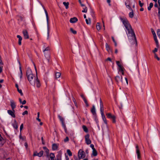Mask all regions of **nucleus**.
<instances>
[{"mask_svg": "<svg viewBox=\"0 0 160 160\" xmlns=\"http://www.w3.org/2000/svg\"><path fill=\"white\" fill-rule=\"evenodd\" d=\"M120 19L124 24L126 29L128 31V34L134 38L136 45H137V41L134 30L132 29L131 25L127 18H126L120 17Z\"/></svg>", "mask_w": 160, "mask_h": 160, "instance_id": "obj_1", "label": "nucleus"}, {"mask_svg": "<svg viewBox=\"0 0 160 160\" xmlns=\"http://www.w3.org/2000/svg\"><path fill=\"white\" fill-rule=\"evenodd\" d=\"M17 20L18 21V24L19 25H21V22H22V26H23V25H26V23L25 22V18L23 16H17Z\"/></svg>", "mask_w": 160, "mask_h": 160, "instance_id": "obj_2", "label": "nucleus"}, {"mask_svg": "<svg viewBox=\"0 0 160 160\" xmlns=\"http://www.w3.org/2000/svg\"><path fill=\"white\" fill-rule=\"evenodd\" d=\"M106 115L107 118H108L111 119L112 120V122L113 123H115L116 122V117L114 115H112L110 113H106Z\"/></svg>", "mask_w": 160, "mask_h": 160, "instance_id": "obj_3", "label": "nucleus"}, {"mask_svg": "<svg viewBox=\"0 0 160 160\" xmlns=\"http://www.w3.org/2000/svg\"><path fill=\"white\" fill-rule=\"evenodd\" d=\"M58 118L59 119L60 121L61 122L62 126L64 128V129H65L67 128L65 123L64 122V118L62 117L60 115H58Z\"/></svg>", "mask_w": 160, "mask_h": 160, "instance_id": "obj_4", "label": "nucleus"}, {"mask_svg": "<svg viewBox=\"0 0 160 160\" xmlns=\"http://www.w3.org/2000/svg\"><path fill=\"white\" fill-rule=\"evenodd\" d=\"M85 157V155L84 151L82 149H80L78 153V157L79 159L84 158Z\"/></svg>", "mask_w": 160, "mask_h": 160, "instance_id": "obj_5", "label": "nucleus"}, {"mask_svg": "<svg viewBox=\"0 0 160 160\" xmlns=\"http://www.w3.org/2000/svg\"><path fill=\"white\" fill-rule=\"evenodd\" d=\"M43 8L44 9V10L45 12V14L46 15V17L47 21V25H48V36L49 35V25H48L49 18V17L48 16V12H47L46 9H45V8H44L43 7Z\"/></svg>", "mask_w": 160, "mask_h": 160, "instance_id": "obj_6", "label": "nucleus"}, {"mask_svg": "<svg viewBox=\"0 0 160 160\" xmlns=\"http://www.w3.org/2000/svg\"><path fill=\"white\" fill-rule=\"evenodd\" d=\"M125 4L127 8H128L130 10H132L131 7L132 2L130 0H126L125 1Z\"/></svg>", "mask_w": 160, "mask_h": 160, "instance_id": "obj_7", "label": "nucleus"}, {"mask_svg": "<svg viewBox=\"0 0 160 160\" xmlns=\"http://www.w3.org/2000/svg\"><path fill=\"white\" fill-rule=\"evenodd\" d=\"M136 153L137 155V158L138 159H141V155L138 146V144L136 145Z\"/></svg>", "mask_w": 160, "mask_h": 160, "instance_id": "obj_8", "label": "nucleus"}, {"mask_svg": "<svg viewBox=\"0 0 160 160\" xmlns=\"http://www.w3.org/2000/svg\"><path fill=\"white\" fill-rule=\"evenodd\" d=\"M50 50V48L49 47H48L46 48H45L44 50H43V52H44V54L45 56L46 57V58H47V59L48 60V62L49 61L50 59V56L49 54L47 55V54H46L45 52V51H49H49Z\"/></svg>", "mask_w": 160, "mask_h": 160, "instance_id": "obj_9", "label": "nucleus"}, {"mask_svg": "<svg viewBox=\"0 0 160 160\" xmlns=\"http://www.w3.org/2000/svg\"><path fill=\"white\" fill-rule=\"evenodd\" d=\"M34 77V74L33 73L26 76L29 82L31 84L33 83L32 80L33 78Z\"/></svg>", "mask_w": 160, "mask_h": 160, "instance_id": "obj_10", "label": "nucleus"}, {"mask_svg": "<svg viewBox=\"0 0 160 160\" xmlns=\"http://www.w3.org/2000/svg\"><path fill=\"white\" fill-rule=\"evenodd\" d=\"M89 137L90 135L88 134H87L85 137V142L88 145L90 144L92 142L89 138Z\"/></svg>", "mask_w": 160, "mask_h": 160, "instance_id": "obj_11", "label": "nucleus"}, {"mask_svg": "<svg viewBox=\"0 0 160 160\" xmlns=\"http://www.w3.org/2000/svg\"><path fill=\"white\" fill-rule=\"evenodd\" d=\"M22 33L23 34L24 38L27 39L29 38V36L28 31L26 29L23 30Z\"/></svg>", "mask_w": 160, "mask_h": 160, "instance_id": "obj_12", "label": "nucleus"}, {"mask_svg": "<svg viewBox=\"0 0 160 160\" xmlns=\"http://www.w3.org/2000/svg\"><path fill=\"white\" fill-rule=\"evenodd\" d=\"M122 76H117L115 77V80L117 84H118L120 81L122 82Z\"/></svg>", "mask_w": 160, "mask_h": 160, "instance_id": "obj_13", "label": "nucleus"}, {"mask_svg": "<svg viewBox=\"0 0 160 160\" xmlns=\"http://www.w3.org/2000/svg\"><path fill=\"white\" fill-rule=\"evenodd\" d=\"M43 151H40L39 153H38L37 151L34 152L33 155V156H38L39 157H41L43 156Z\"/></svg>", "mask_w": 160, "mask_h": 160, "instance_id": "obj_14", "label": "nucleus"}, {"mask_svg": "<svg viewBox=\"0 0 160 160\" xmlns=\"http://www.w3.org/2000/svg\"><path fill=\"white\" fill-rule=\"evenodd\" d=\"M101 112V114L102 119L103 122H104V123H105V124L106 125H107L108 123L107 122V119L106 118L105 116L104 113V111H101V112Z\"/></svg>", "mask_w": 160, "mask_h": 160, "instance_id": "obj_15", "label": "nucleus"}, {"mask_svg": "<svg viewBox=\"0 0 160 160\" xmlns=\"http://www.w3.org/2000/svg\"><path fill=\"white\" fill-rule=\"evenodd\" d=\"M35 83L36 84V87L38 88H39L41 86V84L40 83V81L38 79V76L37 75V78L34 81Z\"/></svg>", "mask_w": 160, "mask_h": 160, "instance_id": "obj_16", "label": "nucleus"}, {"mask_svg": "<svg viewBox=\"0 0 160 160\" xmlns=\"http://www.w3.org/2000/svg\"><path fill=\"white\" fill-rule=\"evenodd\" d=\"M33 74L32 70L29 67H28L26 71V76Z\"/></svg>", "mask_w": 160, "mask_h": 160, "instance_id": "obj_17", "label": "nucleus"}, {"mask_svg": "<svg viewBox=\"0 0 160 160\" xmlns=\"http://www.w3.org/2000/svg\"><path fill=\"white\" fill-rule=\"evenodd\" d=\"M100 112L104 111L102 101L101 98H100Z\"/></svg>", "mask_w": 160, "mask_h": 160, "instance_id": "obj_18", "label": "nucleus"}, {"mask_svg": "<svg viewBox=\"0 0 160 160\" xmlns=\"http://www.w3.org/2000/svg\"><path fill=\"white\" fill-rule=\"evenodd\" d=\"M78 21V18L75 17L71 18L70 20V22L71 23H75Z\"/></svg>", "mask_w": 160, "mask_h": 160, "instance_id": "obj_19", "label": "nucleus"}, {"mask_svg": "<svg viewBox=\"0 0 160 160\" xmlns=\"http://www.w3.org/2000/svg\"><path fill=\"white\" fill-rule=\"evenodd\" d=\"M43 148L45 150V151L46 153L47 157H49V150L46 146L43 147Z\"/></svg>", "mask_w": 160, "mask_h": 160, "instance_id": "obj_20", "label": "nucleus"}, {"mask_svg": "<svg viewBox=\"0 0 160 160\" xmlns=\"http://www.w3.org/2000/svg\"><path fill=\"white\" fill-rule=\"evenodd\" d=\"M91 112L92 113L93 116L97 115L95 107L94 105H92V108L91 110Z\"/></svg>", "mask_w": 160, "mask_h": 160, "instance_id": "obj_21", "label": "nucleus"}, {"mask_svg": "<svg viewBox=\"0 0 160 160\" xmlns=\"http://www.w3.org/2000/svg\"><path fill=\"white\" fill-rule=\"evenodd\" d=\"M15 87L16 88H17V90L18 91V92L20 93V95L21 96H23V93L22 92V90L21 89H19V86L18 84L16 83L15 84Z\"/></svg>", "mask_w": 160, "mask_h": 160, "instance_id": "obj_22", "label": "nucleus"}, {"mask_svg": "<svg viewBox=\"0 0 160 160\" xmlns=\"http://www.w3.org/2000/svg\"><path fill=\"white\" fill-rule=\"evenodd\" d=\"M13 128L16 130H17L18 128V124L16 120H14V122L12 124Z\"/></svg>", "mask_w": 160, "mask_h": 160, "instance_id": "obj_23", "label": "nucleus"}, {"mask_svg": "<svg viewBox=\"0 0 160 160\" xmlns=\"http://www.w3.org/2000/svg\"><path fill=\"white\" fill-rule=\"evenodd\" d=\"M16 103L13 100H11V107L12 109H15L16 107Z\"/></svg>", "mask_w": 160, "mask_h": 160, "instance_id": "obj_24", "label": "nucleus"}, {"mask_svg": "<svg viewBox=\"0 0 160 160\" xmlns=\"http://www.w3.org/2000/svg\"><path fill=\"white\" fill-rule=\"evenodd\" d=\"M124 68L122 66L118 67V72L121 73L122 75L124 74Z\"/></svg>", "mask_w": 160, "mask_h": 160, "instance_id": "obj_25", "label": "nucleus"}, {"mask_svg": "<svg viewBox=\"0 0 160 160\" xmlns=\"http://www.w3.org/2000/svg\"><path fill=\"white\" fill-rule=\"evenodd\" d=\"M17 37L18 38V45H21L22 44V37L19 35H18L17 36Z\"/></svg>", "mask_w": 160, "mask_h": 160, "instance_id": "obj_26", "label": "nucleus"}, {"mask_svg": "<svg viewBox=\"0 0 160 160\" xmlns=\"http://www.w3.org/2000/svg\"><path fill=\"white\" fill-rule=\"evenodd\" d=\"M58 148V145L56 143L52 144V149L53 150H56Z\"/></svg>", "mask_w": 160, "mask_h": 160, "instance_id": "obj_27", "label": "nucleus"}, {"mask_svg": "<svg viewBox=\"0 0 160 160\" xmlns=\"http://www.w3.org/2000/svg\"><path fill=\"white\" fill-rule=\"evenodd\" d=\"M153 38L156 43V47L157 48H158L159 47V45L158 40L157 38V36H155L154 37H153Z\"/></svg>", "mask_w": 160, "mask_h": 160, "instance_id": "obj_28", "label": "nucleus"}, {"mask_svg": "<svg viewBox=\"0 0 160 160\" xmlns=\"http://www.w3.org/2000/svg\"><path fill=\"white\" fill-rule=\"evenodd\" d=\"M15 110L14 109H12V110H11V116L12 117L15 118Z\"/></svg>", "mask_w": 160, "mask_h": 160, "instance_id": "obj_29", "label": "nucleus"}, {"mask_svg": "<svg viewBox=\"0 0 160 160\" xmlns=\"http://www.w3.org/2000/svg\"><path fill=\"white\" fill-rule=\"evenodd\" d=\"M105 47L106 50L108 52H109V51L111 50L110 47L107 43H106L105 44Z\"/></svg>", "mask_w": 160, "mask_h": 160, "instance_id": "obj_30", "label": "nucleus"}, {"mask_svg": "<svg viewBox=\"0 0 160 160\" xmlns=\"http://www.w3.org/2000/svg\"><path fill=\"white\" fill-rule=\"evenodd\" d=\"M82 129L84 131L86 132H88V128L85 125H83L82 126Z\"/></svg>", "mask_w": 160, "mask_h": 160, "instance_id": "obj_31", "label": "nucleus"}, {"mask_svg": "<svg viewBox=\"0 0 160 160\" xmlns=\"http://www.w3.org/2000/svg\"><path fill=\"white\" fill-rule=\"evenodd\" d=\"M93 118H94V120L96 122L97 124L98 125L99 121H98V118L97 116V115H95L93 116Z\"/></svg>", "mask_w": 160, "mask_h": 160, "instance_id": "obj_32", "label": "nucleus"}, {"mask_svg": "<svg viewBox=\"0 0 160 160\" xmlns=\"http://www.w3.org/2000/svg\"><path fill=\"white\" fill-rule=\"evenodd\" d=\"M70 31L73 34L75 35L77 33V31L74 30L72 28H70Z\"/></svg>", "mask_w": 160, "mask_h": 160, "instance_id": "obj_33", "label": "nucleus"}, {"mask_svg": "<svg viewBox=\"0 0 160 160\" xmlns=\"http://www.w3.org/2000/svg\"><path fill=\"white\" fill-rule=\"evenodd\" d=\"M63 4L64 5V6L65 7V8L66 9H67L69 8V3L68 2H63Z\"/></svg>", "mask_w": 160, "mask_h": 160, "instance_id": "obj_34", "label": "nucleus"}, {"mask_svg": "<svg viewBox=\"0 0 160 160\" xmlns=\"http://www.w3.org/2000/svg\"><path fill=\"white\" fill-rule=\"evenodd\" d=\"M92 155L94 156H96L97 155H98L97 152L95 149L92 150Z\"/></svg>", "mask_w": 160, "mask_h": 160, "instance_id": "obj_35", "label": "nucleus"}, {"mask_svg": "<svg viewBox=\"0 0 160 160\" xmlns=\"http://www.w3.org/2000/svg\"><path fill=\"white\" fill-rule=\"evenodd\" d=\"M132 12H130L129 13V16L130 18H132L134 16V13L132 9V10H131Z\"/></svg>", "mask_w": 160, "mask_h": 160, "instance_id": "obj_36", "label": "nucleus"}, {"mask_svg": "<svg viewBox=\"0 0 160 160\" xmlns=\"http://www.w3.org/2000/svg\"><path fill=\"white\" fill-rule=\"evenodd\" d=\"M153 3L152 2L150 3L149 6L148 7V11H150L151 10V8L153 6Z\"/></svg>", "mask_w": 160, "mask_h": 160, "instance_id": "obj_37", "label": "nucleus"}, {"mask_svg": "<svg viewBox=\"0 0 160 160\" xmlns=\"http://www.w3.org/2000/svg\"><path fill=\"white\" fill-rule=\"evenodd\" d=\"M19 138L20 139H22V140H24L26 138L25 137H22V136L21 132H20V135H19Z\"/></svg>", "mask_w": 160, "mask_h": 160, "instance_id": "obj_38", "label": "nucleus"}, {"mask_svg": "<svg viewBox=\"0 0 160 160\" xmlns=\"http://www.w3.org/2000/svg\"><path fill=\"white\" fill-rule=\"evenodd\" d=\"M61 73L60 72H57L55 73V77L56 78H58L61 76Z\"/></svg>", "mask_w": 160, "mask_h": 160, "instance_id": "obj_39", "label": "nucleus"}, {"mask_svg": "<svg viewBox=\"0 0 160 160\" xmlns=\"http://www.w3.org/2000/svg\"><path fill=\"white\" fill-rule=\"evenodd\" d=\"M3 139L2 137L1 134H0V145H2L3 144Z\"/></svg>", "mask_w": 160, "mask_h": 160, "instance_id": "obj_40", "label": "nucleus"}, {"mask_svg": "<svg viewBox=\"0 0 160 160\" xmlns=\"http://www.w3.org/2000/svg\"><path fill=\"white\" fill-rule=\"evenodd\" d=\"M67 152L69 156H72V153L69 149H68L67 150Z\"/></svg>", "mask_w": 160, "mask_h": 160, "instance_id": "obj_41", "label": "nucleus"}, {"mask_svg": "<svg viewBox=\"0 0 160 160\" xmlns=\"http://www.w3.org/2000/svg\"><path fill=\"white\" fill-rule=\"evenodd\" d=\"M96 28L98 30H99L101 29V26L99 23H97L96 25Z\"/></svg>", "mask_w": 160, "mask_h": 160, "instance_id": "obj_42", "label": "nucleus"}, {"mask_svg": "<svg viewBox=\"0 0 160 160\" xmlns=\"http://www.w3.org/2000/svg\"><path fill=\"white\" fill-rule=\"evenodd\" d=\"M151 31L153 35V37H154L155 36H156V33H155V32H154L153 29L152 28H151Z\"/></svg>", "mask_w": 160, "mask_h": 160, "instance_id": "obj_43", "label": "nucleus"}, {"mask_svg": "<svg viewBox=\"0 0 160 160\" xmlns=\"http://www.w3.org/2000/svg\"><path fill=\"white\" fill-rule=\"evenodd\" d=\"M154 58H155L158 61H159L160 60V58L158 56L157 54H154Z\"/></svg>", "mask_w": 160, "mask_h": 160, "instance_id": "obj_44", "label": "nucleus"}, {"mask_svg": "<svg viewBox=\"0 0 160 160\" xmlns=\"http://www.w3.org/2000/svg\"><path fill=\"white\" fill-rule=\"evenodd\" d=\"M20 68V79L21 80L22 77L23 73H22V68Z\"/></svg>", "mask_w": 160, "mask_h": 160, "instance_id": "obj_45", "label": "nucleus"}, {"mask_svg": "<svg viewBox=\"0 0 160 160\" xmlns=\"http://www.w3.org/2000/svg\"><path fill=\"white\" fill-rule=\"evenodd\" d=\"M138 3L140 7L142 8L144 5V3L143 2H142L140 0L138 1Z\"/></svg>", "mask_w": 160, "mask_h": 160, "instance_id": "obj_46", "label": "nucleus"}, {"mask_svg": "<svg viewBox=\"0 0 160 160\" xmlns=\"http://www.w3.org/2000/svg\"><path fill=\"white\" fill-rule=\"evenodd\" d=\"M157 33L159 38H160V29H158L157 30Z\"/></svg>", "mask_w": 160, "mask_h": 160, "instance_id": "obj_47", "label": "nucleus"}, {"mask_svg": "<svg viewBox=\"0 0 160 160\" xmlns=\"http://www.w3.org/2000/svg\"><path fill=\"white\" fill-rule=\"evenodd\" d=\"M88 11V8L86 7H85L83 8V10H82V12H85L86 13Z\"/></svg>", "mask_w": 160, "mask_h": 160, "instance_id": "obj_48", "label": "nucleus"}, {"mask_svg": "<svg viewBox=\"0 0 160 160\" xmlns=\"http://www.w3.org/2000/svg\"><path fill=\"white\" fill-rule=\"evenodd\" d=\"M158 48H155L152 51V52L154 54H156V52H157L158 51Z\"/></svg>", "mask_w": 160, "mask_h": 160, "instance_id": "obj_49", "label": "nucleus"}, {"mask_svg": "<svg viewBox=\"0 0 160 160\" xmlns=\"http://www.w3.org/2000/svg\"><path fill=\"white\" fill-rule=\"evenodd\" d=\"M23 128V123H22L20 125V132H21V131L22 130Z\"/></svg>", "mask_w": 160, "mask_h": 160, "instance_id": "obj_50", "label": "nucleus"}, {"mask_svg": "<svg viewBox=\"0 0 160 160\" xmlns=\"http://www.w3.org/2000/svg\"><path fill=\"white\" fill-rule=\"evenodd\" d=\"M61 156H62L61 153H58V154L56 156L57 158H61Z\"/></svg>", "mask_w": 160, "mask_h": 160, "instance_id": "obj_51", "label": "nucleus"}, {"mask_svg": "<svg viewBox=\"0 0 160 160\" xmlns=\"http://www.w3.org/2000/svg\"><path fill=\"white\" fill-rule=\"evenodd\" d=\"M116 63L117 65L118 66V67L122 66L120 63V62L119 61H116Z\"/></svg>", "mask_w": 160, "mask_h": 160, "instance_id": "obj_52", "label": "nucleus"}, {"mask_svg": "<svg viewBox=\"0 0 160 160\" xmlns=\"http://www.w3.org/2000/svg\"><path fill=\"white\" fill-rule=\"evenodd\" d=\"M49 156L50 157H53V158H55L54 154L52 152L50 153V154L49 155Z\"/></svg>", "mask_w": 160, "mask_h": 160, "instance_id": "obj_53", "label": "nucleus"}, {"mask_svg": "<svg viewBox=\"0 0 160 160\" xmlns=\"http://www.w3.org/2000/svg\"><path fill=\"white\" fill-rule=\"evenodd\" d=\"M89 19V22L88 20L87 19H86V20H85V21H86V23L87 24H90V23H91V21H90V18Z\"/></svg>", "mask_w": 160, "mask_h": 160, "instance_id": "obj_54", "label": "nucleus"}, {"mask_svg": "<svg viewBox=\"0 0 160 160\" xmlns=\"http://www.w3.org/2000/svg\"><path fill=\"white\" fill-rule=\"evenodd\" d=\"M72 100L74 102V103L75 105L77 107V102L76 101V100L74 98V97H73V98L72 99Z\"/></svg>", "mask_w": 160, "mask_h": 160, "instance_id": "obj_55", "label": "nucleus"}, {"mask_svg": "<svg viewBox=\"0 0 160 160\" xmlns=\"http://www.w3.org/2000/svg\"><path fill=\"white\" fill-rule=\"evenodd\" d=\"M158 18L160 21V9H158Z\"/></svg>", "mask_w": 160, "mask_h": 160, "instance_id": "obj_56", "label": "nucleus"}, {"mask_svg": "<svg viewBox=\"0 0 160 160\" xmlns=\"http://www.w3.org/2000/svg\"><path fill=\"white\" fill-rule=\"evenodd\" d=\"M28 111L27 110H26L22 113V115H23V116L26 114L27 115L28 114Z\"/></svg>", "mask_w": 160, "mask_h": 160, "instance_id": "obj_57", "label": "nucleus"}, {"mask_svg": "<svg viewBox=\"0 0 160 160\" xmlns=\"http://www.w3.org/2000/svg\"><path fill=\"white\" fill-rule=\"evenodd\" d=\"M41 140H42V144L43 145H45V142L43 140V137H41Z\"/></svg>", "mask_w": 160, "mask_h": 160, "instance_id": "obj_58", "label": "nucleus"}, {"mask_svg": "<svg viewBox=\"0 0 160 160\" xmlns=\"http://www.w3.org/2000/svg\"><path fill=\"white\" fill-rule=\"evenodd\" d=\"M69 140V138L68 137H66L64 139V141L65 142L68 141Z\"/></svg>", "mask_w": 160, "mask_h": 160, "instance_id": "obj_59", "label": "nucleus"}, {"mask_svg": "<svg viewBox=\"0 0 160 160\" xmlns=\"http://www.w3.org/2000/svg\"><path fill=\"white\" fill-rule=\"evenodd\" d=\"M107 3H108L109 6H111V4L110 3L111 2V0H107Z\"/></svg>", "mask_w": 160, "mask_h": 160, "instance_id": "obj_60", "label": "nucleus"}, {"mask_svg": "<svg viewBox=\"0 0 160 160\" xmlns=\"http://www.w3.org/2000/svg\"><path fill=\"white\" fill-rule=\"evenodd\" d=\"M90 147L92 148V150L95 149V148L94 147V145L93 144H91L90 145Z\"/></svg>", "mask_w": 160, "mask_h": 160, "instance_id": "obj_61", "label": "nucleus"}, {"mask_svg": "<svg viewBox=\"0 0 160 160\" xmlns=\"http://www.w3.org/2000/svg\"><path fill=\"white\" fill-rule=\"evenodd\" d=\"M24 146L26 148H28V143L27 142H25L24 143Z\"/></svg>", "mask_w": 160, "mask_h": 160, "instance_id": "obj_62", "label": "nucleus"}, {"mask_svg": "<svg viewBox=\"0 0 160 160\" xmlns=\"http://www.w3.org/2000/svg\"><path fill=\"white\" fill-rule=\"evenodd\" d=\"M26 101L25 100H24L21 103H22V105H24L26 104Z\"/></svg>", "mask_w": 160, "mask_h": 160, "instance_id": "obj_63", "label": "nucleus"}, {"mask_svg": "<svg viewBox=\"0 0 160 160\" xmlns=\"http://www.w3.org/2000/svg\"><path fill=\"white\" fill-rule=\"evenodd\" d=\"M65 159L66 160H69V158L68 156V155H66V154H65Z\"/></svg>", "mask_w": 160, "mask_h": 160, "instance_id": "obj_64", "label": "nucleus"}]
</instances>
